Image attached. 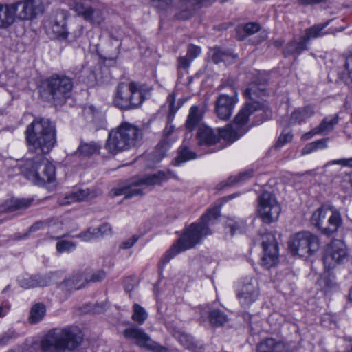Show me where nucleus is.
I'll list each match as a JSON object with an SVG mask.
<instances>
[{
    "mask_svg": "<svg viewBox=\"0 0 352 352\" xmlns=\"http://www.w3.org/2000/svg\"><path fill=\"white\" fill-rule=\"evenodd\" d=\"M25 138L29 151L38 156L28 159L22 167L25 177L38 186L51 183L55 179V167L43 155L54 147L56 130L48 119L36 118L28 126Z\"/></svg>",
    "mask_w": 352,
    "mask_h": 352,
    "instance_id": "obj_1",
    "label": "nucleus"
},
{
    "mask_svg": "<svg viewBox=\"0 0 352 352\" xmlns=\"http://www.w3.org/2000/svg\"><path fill=\"white\" fill-rule=\"evenodd\" d=\"M254 113H256V117L261 118L255 121V124H258L272 116V111L267 103L257 101L247 103L238 113L234 122L224 128L214 130L206 125L200 126L197 133L198 144L210 146L218 143L221 139L228 144L234 142L248 132V119Z\"/></svg>",
    "mask_w": 352,
    "mask_h": 352,
    "instance_id": "obj_2",
    "label": "nucleus"
},
{
    "mask_svg": "<svg viewBox=\"0 0 352 352\" xmlns=\"http://www.w3.org/2000/svg\"><path fill=\"white\" fill-rule=\"evenodd\" d=\"M74 87L73 79L65 74H53L43 79L39 87L40 96L54 106L64 104L70 98Z\"/></svg>",
    "mask_w": 352,
    "mask_h": 352,
    "instance_id": "obj_3",
    "label": "nucleus"
},
{
    "mask_svg": "<svg viewBox=\"0 0 352 352\" xmlns=\"http://www.w3.org/2000/svg\"><path fill=\"white\" fill-rule=\"evenodd\" d=\"M142 138L141 129L132 124L122 122L109 133L105 148L115 155L136 146Z\"/></svg>",
    "mask_w": 352,
    "mask_h": 352,
    "instance_id": "obj_4",
    "label": "nucleus"
},
{
    "mask_svg": "<svg viewBox=\"0 0 352 352\" xmlns=\"http://www.w3.org/2000/svg\"><path fill=\"white\" fill-rule=\"evenodd\" d=\"M169 178L168 173L162 170L154 174L134 177L128 184L114 189V195H124L125 198L143 195L146 187L161 185Z\"/></svg>",
    "mask_w": 352,
    "mask_h": 352,
    "instance_id": "obj_5",
    "label": "nucleus"
},
{
    "mask_svg": "<svg viewBox=\"0 0 352 352\" xmlns=\"http://www.w3.org/2000/svg\"><path fill=\"white\" fill-rule=\"evenodd\" d=\"M220 217V208L214 207L203 214L198 222L187 227L176 242H199L204 237L212 234L209 227L214 224Z\"/></svg>",
    "mask_w": 352,
    "mask_h": 352,
    "instance_id": "obj_6",
    "label": "nucleus"
},
{
    "mask_svg": "<svg viewBox=\"0 0 352 352\" xmlns=\"http://www.w3.org/2000/svg\"><path fill=\"white\" fill-rule=\"evenodd\" d=\"M144 100L143 89L139 84L121 82L116 87L113 104L120 109L129 110L140 106Z\"/></svg>",
    "mask_w": 352,
    "mask_h": 352,
    "instance_id": "obj_7",
    "label": "nucleus"
},
{
    "mask_svg": "<svg viewBox=\"0 0 352 352\" xmlns=\"http://www.w3.org/2000/svg\"><path fill=\"white\" fill-rule=\"evenodd\" d=\"M311 222L326 236H331L342 226V219L340 212L333 206H322L312 214Z\"/></svg>",
    "mask_w": 352,
    "mask_h": 352,
    "instance_id": "obj_8",
    "label": "nucleus"
},
{
    "mask_svg": "<svg viewBox=\"0 0 352 352\" xmlns=\"http://www.w3.org/2000/svg\"><path fill=\"white\" fill-rule=\"evenodd\" d=\"M258 213L263 222L271 223L278 220L281 208L274 194L265 191L258 196Z\"/></svg>",
    "mask_w": 352,
    "mask_h": 352,
    "instance_id": "obj_9",
    "label": "nucleus"
},
{
    "mask_svg": "<svg viewBox=\"0 0 352 352\" xmlns=\"http://www.w3.org/2000/svg\"><path fill=\"white\" fill-rule=\"evenodd\" d=\"M12 4L16 18L21 21H32L44 11L41 0H21Z\"/></svg>",
    "mask_w": 352,
    "mask_h": 352,
    "instance_id": "obj_10",
    "label": "nucleus"
},
{
    "mask_svg": "<svg viewBox=\"0 0 352 352\" xmlns=\"http://www.w3.org/2000/svg\"><path fill=\"white\" fill-rule=\"evenodd\" d=\"M125 338L134 340L138 345L145 347L153 352H168L167 347L153 341L142 329L131 327L126 329L124 332Z\"/></svg>",
    "mask_w": 352,
    "mask_h": 352,
    "instance_id": "obj_11",
    "label": "nucleus"
},
{
    "mask_svg": "<svg viewBox=\"0 0 352 352\" xmlns=\"http://www.w3.org/2000/svg\"><path fill=\"white\" fill-rule=\"evenodd\" d=\"M347 256L344 243H327L323 254L325 270H331L340 263Z\"/></svg>",
    "mask_w": 352,
    "mask_h": 352,
    "instance_id": "obj_12",
    "label": "nucleus"
},
{
    "mask_svg": "<svg viewBox=\"0 0 352 352\" xmlns=\"http://www.w3.org/2000/svg\"><path fill=\"white\" fill-rule=\"evenodd\" d=\"M260 294L258 282L254 278H245L237 293L241 306L249 307L255 302Z\"/></svg>",
    "mask_w": 352,
    "mask_h": 352,
    "instance_id": "obj_13",
    "label": "nucleus"
},
{
    "mask_svg": "<svg viewBox=\"0 0 352 352\" xmlns=\"http://www.w3.org/2000/svg\"><path fill=\"white\" fill-rule=\"evenodd\" d=\"M74 10L85 20L94 25H100L104 19L103 12L91 7L87 1L76 3Z\"/></svg>",
    "mask_w": 352,
    "mask_h": 352,
    "instance_id": "obj_14",
    "label": "nucleus"
},
{
    "mask_svg": "<svg viewBox=\"0 0 352 352\" xmlns=\"http://www.w3.org/2000/svg\"><path fill=\"white\" fill-rule=\"evenodd\" d=\"M236 102V93L235 91L232 96L221 94L216 100L215 110L217 116L221 120H228L232 113Z\"/></svg>",
    "mask_w": 352,
    "mask_h": 352,
    "instance_id": "obj_15",
    "label": "nucleus"
},
{
    "mask_svg": "<svg viewBox=\"0 0 352 352\" xmlns=\"http://www.w3.org/2000/svg\"><path fill=\"white\" fill-rule=\"evenodd\" d=\"M57 274L52 272L47 275H35L33 276L20 277L18 280L19 285L25 289L36 287H45L57 280Z\"/></svg>",
    "mask_w": 352,
    "mask_h": 352,
    "instance_id": "obj_16",
    "label": "nucleus"
},
{
    "mask_svg": "<svg viewBox=\"0 0 352 352\" xmlns=\"http://www.w3.org/2000/svg\"><path fill=\"white\" fill-rule=\"evenodd\" d=\"M201 322H205L206 319L209 320L211 325L214 327H221L228 320L227 315L219 309L210 310L208 306L200 308Z\"/></svg>",
    "mask_w": 352,
    "mask_h": 352,
    "instance_id": "obj_17",
    "label": "nucleus"
},
{
    "mask_svg": "<svg viewBox=\"0 0 352 352\" xmlns=\"http://www.w3.org/2000/svg\"><path fill=\"white\" fill-rule=\"evenodd\" d=\"M48 31H51L54 38L60 40H65L69 37L66 15L64 12L56 14L54 19L51 21Z\"/></svg>",
    "mask_w": 352,
    "mask_h": 352,
    "instance_id": "obj_18",
    "label": "nucleus"
},
{
    "mask_svg": "<svg viewBox=\"0 0 352 352\" xmlns=\"http://www.w3.org/2000/svg\"><path fill=\"white\" fill-rule=\"evenodd\" d=\"M263 255L261 265L267 269L274 266L278 259V248L277 243H261Z\"/></svg>",
    "mask_w": 352,
    "mask_h": 352,
    "instance_id": "obj_19",
    "label": "nucleus"
},
{
    "mask_svg": "<svg viewBox=\"0 0 352 352\" xmlns=\"http://www.w3.org/2000/svg\"><path fill=\"white\" fill-rule=\"evenodd\" d=\"M210 3V0H179V9L182 10V12L179 14L178 18L187 19L192 15L195 10Z\"/></svg>",
    "mask_w": 352,
    "mask_h": 352,
    "instance_id": "obj_20",
    "label": "nucleus"
},
{
    "mask_svg": "<svg viewBox=\"0 0 352 352\" xmlns=\"http://www.w3.org/2000/svg\"><path fill=\"white\" fill-rule=\"evenodd\" d=\"M87 279L86 278V272H77L74 273L70 277L65 279L60 285L63 289L72 291L73 289H79L87 285Z\"/></svg>",
    "mask_w": 352,
    "mask_h": 352,
    "instance_id": "obj_21",
    "label": "nucleus"
},
{
    "mask_svg": "<svg viewBox=\"0 0 352 352\" xmlns=\"http://www.w3.org/2000/svg\"><path fill=\"white\" fill-rule=\"evenodd\" d=\"M258 352H292L284 342L274 338H267L258 345Z\"/></svg>",
    "mask_w": 352,
    "mask_h": 352,
    "instance_id": "obj_22",
    "label": "nucleus"
},
{
    "mask_svg": "<svg viewBox=\"0 0 352 352\" xmlns=\"http://www.w3.org/2000/svg\"><path fill=\"white\" fill-rule=\"evenodd\" d=\"M320 243H289V250L293 255L307 257L319 250Z\"/></svg>",
    "mask_w": 352,
    "mask_h": 352,
    "instance_id": "obj_23",
    "label": "nucleus"
},
{
    "mask_svg": "<svg viewBox=\"0 0 352 352\" xmlns=\"http://www.w3.org/2000/svg\"><path fill=\"white\" fill-rule=\"evenodd\" d=\"M16 18L12 3H0V28L5 29L12 25Z\"/></svg>",
    "mask_w": 352,
    "mask_h": 352,
    "instance_id": "obj_24",
    "label": "nucleus"
},
{
    "mask_svg": "<svg viewBox=\"0 0 352 352\" xmlns=\"http://www.w3.org/2000/svg\"><path fill=\"white\" fill-rule=\"evenodd\" d=\"M33 199L13 198L6 201L1 207V211L4 212H12L19 210L26 209L30 207Z\"/></svg>",
    "mask_w": 352,
    "mask_h": 352,
    "instance_id": "obj_25",
    "label": "nucleus"
},
{
    "mask_svg": "<svg viewBox=\"0 0 352 352\" xmlns=\"http://www.w3.org/2000/svg\"><path fill=\"white\" fill-rule=\"evenodd\" d=\"M266 82L267 81L263 79H259L258 81L251 82L244 91L245 96L254 100L256 98L265 96L267 94Z\"/></svg>",
    "mask_w": 352,
    "mask_h": 352,
    "instance_id": "obj_26",
    "label": "nucleus"
},
{
    "mask_svg": "<svg viewBox=\"0 0 352 352\" xmlns=\"http://www.w3.org/2000/svg\"><path fill=\"white\" fill-rule=\"evenodd\" d=\"M204 112V107L197 105L192 106L185 123L186 129L192 131L201 121Z\"/></svg>",
    "mask_w": 352,
    "mask_h": 352,
    "instance_id": "obj_27",
    "label": "nucleus"
},
{
    "mask_svg": "<svg viewBox=\"0 0 352 352\" xmlns=\"http://www.w3.org/2000/svg\"><path fill=\"white\" fill-rule=\"evenodd\" d=\"M314 115V110L312 106L307 105L302 108H298L292 113L289 123L292 124H301Z\"/></svg>",
    "mask_w": 352,
    "mask_h": 352,
    "instance_id": "obj_28",
    "label": "nucleus"
},
{
    "mask_svg": "<svg viewBox=\"0 0 352 352\" xmlns=\"http://www.w3.org/2000/svg\"><path fill=\"white\" fill-rule=\"evenodd\" d=\"M111 233V226L106 223L102 224L100 228H91L82 235V239L85 241L98 240L100 237L104 235H108Z\"/></svg>",
    "mask_w": 352,
    "mask_h": 352,
    "instance_id": "obj_29",
    "label": "nucleus"
},
{
    "mask_svg": "<svg viewBox=\"0 0 352 352\" xmlns=\"http://www.w3.org/2000/svg\"><path fill=\"white\" fill-rule=\"evenodd\" d=\"M89 195L88 189H76L71 192L66 194L63 197L58 199L60 205H68L75 201H80L85 199Z\"/></svg>",
    "mask_w": 352,
    "mask_h": 352,
    "instance_id": "obj_30",
    "label": "nucleus"
},
{
    "mask_svg": "<svg viewBox=\"0 0 352 352\" xmlns=\"http://www.w3.org/2000/svg\"><path fill=\"white\" fill-rule=\"evenodd\" d=\"M237 57V55L234 54L232 52L221 50L219 47H214L212 54V60L216 64L221 62H224L226 64H230L234 63L236 60Z\"/></svg>",
    "mask_w": 352,
    "mask_h": 352,
    "instance_id": "obj_31",
    "label": "nucleus"
},
{
    "mask_svg": "<svg viewBox=\"0 0 352 352\" xmlns=\"http://www.w3.org/2000/svg\"><path fill=\"white\" fill-rule=\"evenodd\" d=\"M307 50V43L300 37L299 40H293L289 42L283 50V54L285 56L290 55H299L303 51Z\"/></svg>",
    "mask_w": 352,
    "mask_h": 352,
    "instance_id": "obj_32",
    "label": "nucleus"
},
{
    "mask_svg": "<svg viewBox=\"0 0 352 352\" xmlns=\"http://www.w3.org/2000/svg\"><path fill=\"white\" fill-rule=\"evenodd\" d=\"M195 243H174L166 252L162 258L164 264L168 263L173 258L179 253L194 248Z\"/></svg>",
    "mask_w": 352,
    "mask_h": 352,
    "instance_id": "obj_33",
    "label": "nucleus"
},
{
    "mask_svg": "<svg viewBox=\"0 0 352 352\" xmlns=\"http://www.w3.org/2000/svg\"><path fill=\"white\" fill-rule=\"evenodd\" d=\"M101 146L96 142H91L89 143L81 142L76 154L82 157H90L96 153H99Z\"/></svg>",
    "mask_w": 352,
    "mask_h": 352,
    "instance_id": "obj_34",
    "label": "nucleus"
},
{
    "mask_svg": "<svg viewBox=\"0 0 352 352\" xmlns=\"http://www.w3.org/2000/svg\"><path fill=\"white\" fill-rule=\"evenodd\" d=\"M330 270H326L318 279L317 284L320 289L327 292L336 286L335 276L329 272Z\"/></svg>",
    "mask_w": 352,
    "mask_h": 352,
    "instance_id": "obj_35",
    "label": "nucleus"
},
{
    "mask_svg": "<svg viewBox=\"0 0 352 352\" xmlns=\"http://www.w3.org/2000/svg\"><path fill=\"white\" fill-rule=\"evenodd\" d=\"M338 123V116L337 115H334L325 117L317 127L320 133V135H326L332 131Z\"/></svg>",
    "mask_w": 352,
    "mask_h": 352,
    "instance_id": "obj_36",
    "label": "nucleus"
},
{
    "mask_svg": "<svg viewBox=\"0 0 352 352\" xmlns=\"http://www.w3.org/2000/svg\"><path fill=\"white\" fill-rule=\"evenodd\" d=\"M329 22L314 25L305 30V34L303 36V39L307 43L313 38L321 36L323 35L322 30L328 25Z\"/></svg>",
    "mask_w": 352,
    "mask_h": 352,
    "instance_id": "obj_37",
    "label": "nucleus"
},
{
    "mask_svg": "<svg viewBox=\"0 0 352 352\" xmlns=\"http://www.w3.org/2000/svg\"><path fill=\"white\" fill-rule=\"evenodd\" d=\"M45 307L43 303H36L32 306L29 316V322L31 324H36L40 322L45 314Z\"/></svg>",
    "mask_w": 352,
    "mask_h": 352,
    "instance_id": "obj_38",
    "label": "nucleus"
},
{
    "mask_svg": "<svg viewBox=\"0 0 352 352\" xmlns=\"http://www.w3.org/2000/svg\"><path fill=\"white\" fill-rule=\"evenodd\" d=\"M197 155L195 152L190 151L186 146H182L179 148V155L175 158L173 162L175 166H179L182 163L195 159Z\"/></svg>",
    "mask_w": 352,
    "mask_h": 352,
    "instance_id": "obj_39",
    "label": "nucleus"
},
{
    "mask_svg": "<svg viewBox=\"0 0 352 352\" xmlns=\"http://www.w3.org/2000/svg\"><path fill=\"white\" fill-rule=\"evenodd\" d=\"M318 236L309 231H301L292 234L289 242H318Z\"/></svg>",
    "mask_w": 352,
    "mask_h": 352,
    "instance_id": "obj_40",
    "label": "nucleus"
},
{
    "mask_svg": "<svg viewBox=\"0 0 352 352\" xmlns=\"http://www.w3.org/2000/svg\"><path fill=\"white\" fill-rule=\"evenodd\" d=\"M148 317L145 309L139 304L135 303L133 306L132 320L139 324H142Z\"/></svg>",
    "mask_w": 352,
    "mask_h": 352,
    "instance_id": "obj_41",
    "label": "nucleus"
},
{
    "mask_svg": "<svg viewBox=\"0 0 352 352\" xmlns=\"http://www.w3.org/2000/svg\"><path fill=\"white\" fill-rule=\"evenodd\" d=\"M173 336L184 347L190 349H194L195 343L192 336L179 330L173 333Z\"/></svg>",
    "mask_w": 352,
    "mask_h": 352,
    "instance_id": "obj_42",
    "label": "nucleus"
},
{
    "mask_svg": "<svg viewBox=\"0 0 352 352\" xmlns=\"http://www.w3.org/2000/svg\"><path fill=\"white\" fill-rule=\"evenodd\" d=\"M47 226V223L44 221H38L34 223L32 226L30 227L28 232L24 233L23 234H16L15 235V240H25L27 239V236L32 232H35L38 230L44 229Z\"/></svg>",
    "mask_w": 352,
    "mask_h": 352,
    "instance_id": "obj_43",
    "label": "nucleus"
},
{
    "mask_svg": "<svg viewBox=\"0 0 352 352\" xmlns=\"http://www.w3.org/2000/svg\"><path fill=\"white\" fill-rule=\"evenodd\" d=\"M85 272L87 283L91 282L97 283L102 281L105 278L107 274V272H105L104 270H98L91 272H87V270Z\"/></svg>",
    "mask_w": 352,
    "mask_h": 352,
    "instance_id": "obj_44",
    "label": "nucleus"
},
{
    "mask_svg": "<svg viewBox=\"0 0 352 352\" xmlns=\"http://www.w3.org/2000/svg\"><path fill=\"white\" fill-rule=\"evenodd\" d=\"M253 175V171L252 170H249L248 171L241 173L237 176L230 177L226 184L224 186H233L235 184L240 183L244 182L250 178H251Z\"/></svg>",
    "mask_w": 352,
    "mask_h": 352,
    "instance_id": "obj_45",
    "label": "nucleus"
},
{
    "mask_svg": "<svg viewBox=\"0 0 352 352\" xmlns=\"http://www.w3.org/2000/svg\"><path fill=\"white\" fill-rule=\"evenodd\" d=\"M174 100H175L174 95H170L168 96V101L170 102L169 113H168V124H170L173 121L175 113L184 104V102L186 100L185 98L179 99L178 100L177 107L175 109H173Z\"/></svg>",
    "mask_w": 352,
    "mask_h": 352,
    "instance_id": "obj_46",
    "label": "nucleus"
},
{
    "mask_svg": "<svg viewBox=\"0 0 352 352\" xmlns=\"http://www.w3.org/2000/svg\"><path fill=\"white\" fill-rule=\"evenodd\" d=\"M75 249V243H57L56 245V250L59 254L69 253Z\"/></svg>",
    "mask_w": 352,
    "mask_h": 352,
    "instance_id": "obj_47",
    "label": "nucleus"
},
{
    "mask_svg": "<svg viewBox=\"0 0 352 352\" xmlns=\"http://www.w3.org/2000/svg\"><path fill=\"white\" fill-rule=\"evenodd\" d=\"M260 29L261 26L257 23H248L243 28L244 32L248 36L258 32Z\"/></svg>",
    "mask_w": 352,
    "mask_h": 352,
    "instance_id": "obj_48",
    "label": "nucleus"
},
{
    "mask_svg": "<svg viewBox=\"0 0 352 352\" xmlns=\"http://www.w3.org/2000/svg\"><path fill=\"white\" fill-rule=\"evenodd\" d=\"M292 138L293 135L289 131H283L278 140L277 146L279 147L283 146L285 143L292 141Z\"/></svg>",
    "mask_w": 352,
    "mask_h": 352,
    "instance_id": "obj_49",
    "label": "nucleus"
},
{
    "mask_svg": "<svg viewBox=\"0 0 352 352\" xmlns=\"http://www.w3.org/2000/svg\"><path fill=\"white\" fill-rule=\"evenodd\" d=\"M201 53V48L199 47L191 45L188 47L187 51V56H188L190 60H193L197 58L199 54Z\"/></svg>",
    "mask_w": 352,
    "mask_h": 352,
    "instance_id": "obj_50",
    "label": "nucleus"
},
{
    "mask_svg": "<svg viewBox=\"0 0 352 352\" xmlns=\"http://www.w3.org/2000/svg\"><path fill=\"white\" fill-rule=\"evenodd\" d=\"M151 5L155 8L165 10L171 3L170 0H149Z\"/></svg>",
    "mask_w": 352,
    "mask_h": 352,
    "instance_id": "obj_51",
    "label": "nucleus"
},
{
    "mask_svg": "<svg viewBox=\"0 0 352 352\" xmlns=\"http://www.w3.org/2000/svg\"><path fill=\"white\" fill-rule=\"evenodd\" d=\"M192 60L187 56H180L178 58V67L179 68L187 69L189 67Z\"/></svg>",
    "mask_w": 352,
    "mask_h": 352,
    "instance_id": "obj_52",
    "label": "nucleus"
},
{
    "mask_svg": "<svg viewBox=\"0 0 352 352\" xmlns=\"http://www.w3.org/2000/svg\"><path fill=\"white\" fill-rule=\"evenodd\" d=\"M243 225L242 221L236 222L232 220H229L228 222V226L230 227V233L232 235L234 234Z\"/></svg>",
    "mask_w": 352,
    "mask_h": 352,
    "instance_id": "obj_53",
    "label": "nucleus"
},
{
    "mask_svg": "<svg viewBox=\"0 0 352 352\" xmlns=\"http://www.w3.org/2000/svg\"><path fill=\"white\" fill-rule=\"evenodd\" d=\"M280 239H277L272 232H265L262 236L261 242H277Z\"/></svg>",
    "mask_w": 352,
    "mask_h": 352,
    "instance_id": "obj_54",
    "label": "nucleus"
},
{
    "mask_svg": "<svg viewBox=\"0 0 352 352\" xmlns=\"http://www.w3.org/2000/svg\"><path fill=\"white\" fill-rule=\"evenodd\" d=\"M344 66L348 72L349 77L352 80V54L346 57Z\"/></svg>",
    "mask_w": 352,
    "mask_h": 352,
    "instance_id": "obj_55",
    "label": "nucleus"
},
{
    "mask_svg": "<svg viewBox=\"0 0 352 352\" xmlns=\"http://www.w3.org/2000/svg\"><path fill=\"white\" fill-rule=\"evenodd\" d=\"M328 138H322L315 142H313L314 145L316 146V150L326 148L328 146Z\"/></svg>",
    "mask_w": 352,
    "mask_h": 352,
    "instance_id": "obj_56",
    "label": "nucleus"
},
{
    "mask_svg": "<svg viewBox=\"0 0 352 352\" xmlns=\"http://www.w3.org/2000/svg\"><path fill=\"white\" fill-rule=\"evenodd\" d=\"M318 134H320V133L318 127L316 126V127L314 128L313 129H311L310 131L303 134L302 135L301 139L302 140H307L311 138L315 135H318Z\"/></svg>",
    "mask_w": 352,
    "mask_h": 352,
    "instance_id": "obj_57",
    "label": "nucleus"
},
{
    "mask_svg": "<svg viewBox=\"0 0 352 352\" xmlns=\"http://www.w3.org/2000/svg\"><path fill=\"white\" fill-rule=\"evenodd\" d=\"M317 151L316 148V146L314 145V142H311L307 144L302 149V155H307L312 152H314Z\"/></svg>",
    "mask_w": 352,
    "mask_h": 352,
    "instance_id": "obj_58",
    "label": "nucleus"
},
{
    "mask_svg": "<svg viewBox=\"0 0 352 352\" xmlns=\"http://www.w3.org/2000/svg\"><path fill=\"white\" fill-rule=\"evenodd\" d=\"M331 163L333 164H340L344 166H352V158L333 160Z\"/></svg>",
    "mask_w": 352,
    "mask_h": 352,
    "instance_id": "obj_59",
    "label": "nucleus"
},
{
    "mask_svg": "<svg viewBox=\"0 0 352 352\" xmlns=\"http://www.w3.org/2000/svg\"><path fill=\"white\" fill-rule=\"evenodd\" d=\"M13 337L8 333L4 334L0 337V347L6 345Z\"/></svg>",
    "mask_w": 352,
    "mask_h": 352,
    "instance_id": "obj_60",
    "label": "nucleus"
},
{
    "mask_svg": "<svg viewBox=\"0 0 352 352\" xmlns=\"http://www.w3.org/2000/svg\"><path fill=\"white\" fill-rule=\"evenodd\" d=\"M124 281H125V285H124L125 290L127 292H131L132 290H133V289L135 287V285H134V283H133V284L130 283L131 281H133V280L130 278H127L125 279Z\"/></svg>",
    "mask_w": 352,
    "mask_h": 352,
    "instance_id": "obj_61",
    "label": "nucleus"
},
{
    "mask_svg": "<svg viewBox=\"0 0 352 352\" xmlns=\"http://www.w3.org/2000/svg\"><path fill=\"white\" fill-rule=\"evenodd\" d=\"M82 33V29L81 28H78L76 30H75L73 33H69V36H70V40H75L77 38L80 37Z\"/></svg>",
    "mask_w": 352,
    "mask_h": 352,
    "instance_id": "obj_62",
    "label": "nucleus"
},
{
    "mask_svg": "<svg viewBox=\"0 0 352 352\" xmlns=\"http://www.w3.org/2000/svg\"><path fill=\"white\" fill-rule=\"evenodd\" d=\"M85 113L87 114H93V118H95L96 114H98V112L95 110L94 107L90 106L85 109Z\"/></svg>",
    "mask_w": 352,
    "mask_h": 352,
    "instance_id": "obj_63",
    "label": "nucleus"
},
{
    "mask_svg": "<svg viewBox=\"0 0 352 352\" xmlns=\"http://www.w3.org/2000/svg\"><path fill=\"white\" fill-rule=\"evenodd\" d=\"M173 126H166V128L164 129V133L166 136H168L171 134L173 130Z\"/></svg>",
    "mask_w": 352,
    "mask_h": 352,
    "instance_id": "obj_64",
    "label": "nucleus"
}]
</instances>
